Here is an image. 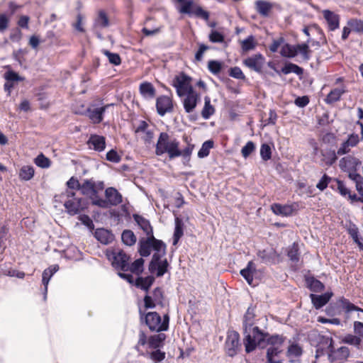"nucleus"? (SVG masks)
<instances>
[{
	"label": "nucleus",
	"instance_id": "obj_1",
	"mask_svg": "<svg viewBox=\"0 0 363 363\" xmlns=\"http://www.w3.org/2000/svg\"><path fill=\"white\" fill-rule=\"evenodd\" d=\"M183 140L186 143V146L181 150L180 143L177 138L171 137L166 132L160 133L155 146L156 155L167 154L169 160L182 157L183 164L189 165L195 145L191 143V138L186 135H183Z\"/></svg>",
	"mask_w": 363,
	"mask_h": 363
},
{
	"label": "nucleus",
	"instance_id": "obj_2",
	"mask_svg": "<svg viewBox=\"0 0 363 363\" xmlns=\"http://www.w3.org/2000/svg\"><path fill=\"white\" fill-rule=\"evenodd\" d=\"M286 337L282 335H270L269 333L264 332L259 327L252 328V335H247L243 340V344L245 347V352L250 353L258 346L260 348H265L267 346L274 347H281Z\"/></svg>",
	"mask_w": 363,
	"mask_h": 363
},
{
	"label": "nucleus",
	"instance_id": "obj_3",
	"mask_svg": "<svg viewBox=\"0 0 363 363\" xmlns=\"http://www.w3.org/2000/svg\"><path fill=\"white\" fill-rule=\"evenodd\" d=\"M55 201L64 203L65 211L69 216L79 215L88 208V202L83 198L76 196V193L71 190H65L64 192L55 196Z\"/></svg>",
	"mask_w": 363,
	"mask_h": 363
},
{
	"label": "nucleus",
	"instance_id": "obj_4",
	"mask_svg": "<svg viewBox=\"0 0 363 363\" xmlns=\"http://www.w3.org/2000/svg\"><path fill=\"white\" fill-rule=\"evenodd\" d=\"M139 314L140 321L145 323L151 332L160 333L168 330L170 319L168 313L164 314L162 319L155 311L145 313L141 309H139Z\"/></svg>",
	"mask_w": 363,
	"mask_h": 363
},
{
	"label": "nucleus",
	"instance_id": "obj_5",
	"mask_svg": "<svg viewBox=\"0 0 363 363\" xmlns=\"http://www.w3.org/2000/svg\"><path fill=\"white\" fill-rule=\"evenodd\" d=\"M106 256L116 269L122 272L128 271L130 257L123 250L117 248L107 250Z\"/></svg>",
	"mask_w": 363,
	"mask_h": 363
},
{
	"label": "nucleus",
	"instance_id": "obj_6",
	"mask_svg": "<svg viewBox=\"0 0 363 363\" xmlns=\"http://www.w3.org/2000/svg\"><path fill=\"white\" fill-rule=\"evenodd\" d=\"M164 242L156 239L154 235H147V238H142L138 242V252L143 257H148L151 254L152 250L154 251H159L164 247Z\"/></svg>",
	"mask_w": 363,
	"mask_h": 363
},
{
	"label": "nucleus",
	"instance_id": "obj_7",
	"mask_svg": "<svg viewBox=\"0 0 363 363\" xmlns=\"http://www.w3.org/2000/svg\"><path fill=\"white\" fill-rule=\"evenodd\" d=\"M105 200H96L94 206L107 208L110 206H116L122 202V195L113 187H108L105 190Z\"/></svg>",
	"mask_w": 363,
	"mask_h": 363
},
{
	"label": "nucleus",
	"instance_id": "obj_8",
	"mask_svg": "<svg viewBox=\"0 0 363 363\" xmlns=\"http://www.w3.org/2000/svg\"><path fill=\"white\" fill-rule=\"evenodd\" d=\"M334 347V340L332 337L318 334L316 337L315 355L316 359L325 355L328 356Z\"/></svg>",
	"mask_w": 363,
	"mask_h": 363
},
{
	"label": "nucleus",
	"instance_id": "obj_9",
	"mask_svg": "<svg viewBox=\"0 0 363 363\" xmlns=\"http://www.w3.org/2000/svg\"><path fill=\"white\" fill-rule=\"evenodd\" d=\"M191 78L184 73L177 76L174 79V86L177 89V94L179 96H183L190 92L195 91L190 84Z\"/></svg>",
	"mask_w": 363,
	"mask_h": 363
},
{
	"label": "nucleus",
	"instance_id": "obj_10",
	"mask_svg": "<svg viewBox=\"0 0 363 363\" xmlns=\"http://www.w3.org/2000/svg\"><path fill=\"white\" fill-rule=\"evenodd\" d=\"M240 347L239 333L236 331L228 332L225 342V350L227 355L230 357H235Z\"/></svg>",
	"mask_w": 363,
	"mask_h": 363
},
{
	"label": "nucleus",
	"instance_id": "obj_11",
	"mask_svg": "<svg viewBox=\"0 0 363 363\" xmlns=\"http://www.w3.org/2000/svg\"><path fill=\"white\" fill-rule=\"evenodd\" d=\"M164 291L161 287H156L152 293V296L146 294L144 296V306L145 309L154 308L156 305L164 307Z\"/></svg>",
	"mask_w": 363,
	"mask_h": 363
},
{
	"label": "nucleus",
	"instance_id": "obj_12",
	"mask_svg": "<svg viewBox=\"0 0 363 363\" xmlns=\"http://www.w3.org/2000/svg\"><path fill=\"white\" fill-rule=\"evenodd\" d=\"M257 306L250 304L243 316L242 326L245 337L247 335H252V328L255 327V319L256 317Z\"/></svg>",
	"mask_w": 363,
	"mask_h": 363
},
{
	"label": "nucleus",
	"instance_id": "obj_13",
	"mask_svg": "<svg viewBox=\"0 0 363 363\" xmlns=\"http://www.w3.org/2000/svg\"><path fill=\"white\" fill-rule=\"evenodd\" d=\"M257 257L262 263L266 264H276L282 262V257L274 248L259 250L257 252Z\"/></svg>",
	"mask_w": 363,
	"mask_h": 363
},
{
	"label": "nucleus",
	"instance_id": "obj_14",
	"mask_svg": "<svg viewBox=\"0 0 363 363\" xmlns=\"http://www.w3.org/2000/svg\"><path fill=\"white\" fill-rule=\"evenodd\" d=\"M350 355V350L347 347L342 346L337 349L333 348L328 353V359L330 363H345Z\"/></svg>",
	"mask_w": 363,
	"mask_h": 363
},
{
	"label": "nucleus",
	"instance_id": "obj_15",
	"mask_svg": "<svg viewBox=\"0 0 363 363\" xmlns=\"http://www.w3.org/2000/svg\"><path fill=\"white\" fill-rule=\"evenodd\" d=\"M265 62L264 57L257 53L243 60V65L257 73L262 72V68Z\"/></svg>",
	"mask_w": 363,
	"mask_h": 363
},
{
	"label": "nucleus",
	"instance_id": "obj_16",
	"mask_svg": "<svg viewBox=\"0 0 363 363\" xmlns=\"http://www.w3.org/2000/svg\"><path fill=\"white\" fill-rule=\"evenodd\" d=\"M338 303L340 305L342 311L345 314V318L348 319L350 318V314L353 311L357 312V318L359 320H363V309L355 306L354 303L350 302V301L344 296H342L339 298Z\"/></svg>",
	"mask_w": 363,
	"mask_h": 363
},
{
	"label": "nucleus",
	"instance_id": "obj_17",
	"mask_svg": "<svg viewBox=\"0 0 363 363\" xmlns=\"http://www.w3.org/2000/svg\"><path fill=\"white\" fill-rule=\"evenodd\" d=\"M156 108L157 113L160 116H164L167 113L173 111L174 106L172 99L165 95H162L157 98Z\"/></svg>",
	"mask_w": 363,
	"mask_h": 363
},
{
	"label": "nucleus",
	"instance_id": "obj_18",
	"mask_svg": "<svg viewBox=\"0 0 363 363\" xmlns=\"http://www.w3.org/2000/svg\"><path fill=\"white\" fill-rule=\"evenodd\" d=\"M361 165V162L357 157L348 155L342 157L340 160L339 166L342 171L346 172L348 171L357 172V168Z\"/></svg>",
	"mask_w": 363,
	"mask_h": 363
},
{
	"label": "nucleus",
	"instance_id": "obj_19",
	"mask_svg": "<svg viewBox=\"0 0 363 363\" xmlns=\"http://www.w3.org/2000/svg\"><path fill=\"white\" fill-rule=\"evenodd\" d=\"M323 15L329 31H335L339 28L340 17L338 14L330 10L325 9L323 11Z\"/></svg>",
	"mask_w": 363,
	"mask_h": 363
},
{
	"label": "nucleus",
	"instance_id": "obj_20",
	"mask_svg": "<svg viewBox=\"0 0 363 363\" xmlns=\"http://www.w3.org/2000/svg\"><path fill=\"white\" fill-rule=\"evenodd\" d=\"M112 106H113V104H106L100 108H89L86 109V116L94 123L99 124L103 121L104 114L106 109Z\"/></svg>",
	"mask_w": 363,
	"mask_h": 363
},
{
	"label": "nucleus",
	"instance_id": "obj_21",
	"mask_svg": "<svg viewBox=\"0 0 363 363\" xmlns=\"http://www.w3.org/2000/svg\"><path fill=\"white\" fill-rule=\"evenodd\" d=\"M333 296V293L332 291H327L321 295L311 294L310 298L314 308L320 309L329 302Z\"/></svg>",
	"mask_w": 363,
	"mask_h": 363
},
{
	"label": "nucleus",
	"instance_id": "obj_22",
	"mask_svg": "<svg viewBox=\"0 0 363 363\" xmlns=\"http://www.w3.org/2000/svg\"><path fill=\"white\" fill-rule=\"evenodd\" d=\"M87 145L94 150L101 152L106 148V138L103 135L92 134L87 141Z\"/></svg>",
	"mask_w": 363,
	"mask_h": 363
},
{
	"label": "nucleus",
	"instance_id": "obj_23",
	"mask_svg": "<svg viewBox=\"0 0 363 363\" xmlns=\"http://www.w3.org/2000/svg\"><path fill=\"white\" fill-rule=\"evenodd\" d=\"M133 218L146 235H153V228L149 220L137 213L133 214Z\"/></svg>",
	"mask_w": 363,
	"mask_h": 363
},
{
	"label": "nucleus",
	"instance_id": "obj_24",
	"mask_svg": "<svg viewBox=\"0 0 363 363\" xmlns=\"http://www.w3.org/2000/svg\"><path fill=\"white\" fill-rule=\"evenodd\" d=\"M199 100V95L196 92H190L186 94V97L183 101L184 108L188 113L192 112L197 105Z\"/></svg>",
	"mask_w": 363,
	"mask_h": 363
},
{
	"label": "nucleus",
	"instance_id": "obj_25",
	"mask_svg": "<svg viewBox=\"0 0 363 363\" xmlns=\"http://www.w3.org/2000/svg\"><path fill=\"white\" fill-rule=\"evenodd\" d=\"M95 238L104 245H108L114 240V235L105 228H97L94 232Z\"/></svg>",
	"mask_w": 363,
	"mask_h": 363
},
{
	"label": "nucleus",
	"instance_id": "obj_26",
	"mask_svg": "<svg viewBox=\"0 0 363 363\" xmlns=\"http://www.w3.org/2000/svg\"><path fill=\"white\" fill-rule=\"evenodd\" d=\"M271 210L275 215L287 217L291 216L295 209L292 205L274 203L271 205Z\"/></svg>",
	"mask_w": 363,
	"mask_h": 363
},
{
	"label": "nucleus",
	"instance_id": "obj_27",
	"mask_svg": "<svg viewBox=\"0 0 363 363\" xmlns=\"http://www.w3.org/2000/svg\"><path fill=\"white\" fill-rule=\"evenodd\" d=\"M59 266L57 264L51 265L45 269L42 274V284L44 286V298H46L48 292V286L52 277L58 271Z\"/></svg>",
	"mask_w": 363,
	"mask_h": 363
},
{
	"label": "nucleus",
	"instance_id": "obj_28",
	"mask_svg": "<svg viewBox=\"0 0 363 363\" xmlns=\"http://www.w3.org/2000/svg\"><path fill=\"white\" fill-rule=\"evenodd\" d=\"M345 228L352 238L353 241L358 245V247L363 250V243L360 241L359 238V229L355 223L352 221L349 220L345 223Z\"/></svg>",
	"mask_w": 363,
	"mask_h": 363
},
{
	"label": "nucleus",
	"instance_id": "obj_29",
	"mask_svg": "<svg viewBox=\"0 0 363 363\" xmlns=\"http://www.w3.org/2000/svg\"><path fill=\"white\" fill-rule=\"evenodd\" d=\"M155 280V277L152 275L146 277H138L135 281V286L137 288L145 291L146 293H148L150 288L154 284Z\"/></svg>",
	"mask_w": 363,
	"mask_h": 363
},
{
	"label": "nucleus",
	"instance_id": "obj_30",
	"mask_svg": "<svg viewBox=\"0 0 363 363\" xmlns=\"http://www.w3.org/2000/svg\"><path fill=\"white\" fill-rule=\"evenodd\" d=\"M345 92H347V90L345 86H342L341 88H335L329 92L324 101L327 104H333L337 101H339L342 95Z\"/></svg>",
	"mask_w": 363,
	"mask_h": 363
},
{
	"label": "nucleus",
	"instance_id": "obj_31",
	"mask_svg": "<svg viewBox=\"0 0 363 363\" xmlns=\"http://www.w3.org/2000/svg\"><path fill=\"white\" fill-rule=\"evenodd\" d=\"M321 160H320V165L322 166H332L337 157L336 153L334 150H320Z\"/></svg>",
	"mask_w": 363,
	"mask_h": 363
},
{
	"label": "nucleus",
	"instance_id": "obj_32",
	"mask_svg": "<svg viewBox=\"0 0 363 363\" xmlns=\"http://www.w3.org/2000/svg\"><path fill=\"white\" fill-rule=\"evenodd\" d=\"M305 281L307 288L313 292L318 293L325 289L324 284L314 277H306Z\"/></svg>",
	"mask_w": 363,
	"mask_h": 363
},
{
	"label": "nucleus",
	"instance_id": "obj_33",
	"mask_svg": "<svg viewBox=\"0 0 363 363\" xmlns=\"http://www.w3.org/2000/svg\"><path fill=\"white\" fill-rule=\"evenodd\" d=\"M273 5L272 3L264 0H257L255 1V9L257 12L263 17H268Z\"/></svg>",
	"mask_w": 363,
	"mask_h": 363
},
{
	"label": "nucleus",
	"instance_id": "obj_34",
	"mask_svg": "<svg viewBox=\"0 0 363 363\" xmlns=\"http://www.w3.org/2000/svg\"><path fill=\"white\" fill-rule=\"evenodd\" d=\"M256 272V266L252 261H250L247 267L240 270L241 276L247 281L249 285H252L254 273Z\"/></svg>",
	"mask_w": 363,
	"mask_h": 363
},
{
	"label": "nucleus",
	"instance_id": "obj_35",
	"mask_svg": "<svg viewBox=\"0 0 363 363\" xmlns=\"http://www.w3.org/2000/svg\"><path fill=\"white\" fill-rule=\"evenodd\" d=\"M286 255L292 263L297 264L300 261L301 253L298 242H294L287 247Z\"/></svg>",
	"mask_w": 363,
	"mask_h": 363
},
{
	"label": "nucleus",
	"instance_id": "obj_36",
	"mask_svg": "<svg viewBox=\"0 0 363 363\" xmlns=\"http://www.w3.org/2000/svg\"><path fill=\"white\" fill-rule=\"evenodd\" d=\"M167 336L164 333L153 335L148 338V346L151 349H160L163 347Z\"/></svg>",
	"mask_w": 363,
	"mask_h": 363
},
{
	"label": "nucleus",
	"instance_id": "obj_37",
	"mask_svg": "<svg viewBox=\"0 0 363 363\" xmlns=\"http://www.w3.org/2000/svg\"><path fill=\"white\" fill-rule=\"evenodd\" d=\"M140 92L146 99H153L156 95V89L150 82H143L140 85Z\"/></svg>",
	"mask_w": 363,
	"mask_h": 363
},
{
	"label": "nucleus",
	"instance_id": "obj_38",
	"mask_svg": "<svg viewBox=\"0 0 363 363\" xmlns=\"http://www.w3.org/2000/svg\"><path fill=\"white\" fill-rule=\"evenodd\" d=\"M83 195H90L96 193V184L92 179H86L81 184L80 189Z\"/></svg>",
	"mask_w": 363,
	"mask_h": 363
},
{
	"label": "nucleus",
	"instance_id": "obj_39",
	"mask_svg": "<svg viewBox=\"0 0 363 363\" xmlns=\"http://www.w3.org/2000/svg\"><path fill=\"white\" fill-rule=\"evenodd\" d=\"M183 228H184V223H183L182 220L179 218H176L175 228H174V235H173V245H176L178 243L180 238L183 236V235H184Z\"/></svg>",
	"mask_w": 363,
	"mask_h": 363
},
{
	"label": "nucleus",
	"instance_id": "obj_40",
	"mask_svg": "<svg viewBox=\"0 0 363 363\" xmlns=\"http://www.w3.org/2000/svg\"><path fill=\"white\" fill-rule=\"evenodd\" d=\"M121 240L124 245L133 246L137 241V238L131 230H124L121 234Z\"/></svg>",
	"mask_w": 363,
	"mask_h": 363
},
{
	"label": "nucleus",
	"instance_id": "obj_41",
	"mask_svg": "<svg viewBox=\"0 0 363 363\" xmlns=\"http://www.w3.org/2000/svg\"><path fill=\"white\" fill-rule=\"evenodd\" d=\"M342 342L345 344L352 345L355 347L357 350L362 349L361 343L362 339L358 335H352V334H347L342 338Z\"/></svg>",
	"mask_w": 363,
	"mask_h": 363
},
{
	"label": "nucleus",
	"instance_id": "obj_42",
	"mask_svg": "<svg viewBox=\"0 0 363 363\" xmlns=\"http://www.w3.org/2000/svg\"><path fill=\"white\" fill-rule=\"evenodd\" d=\"M281 72L284 74L293 72L297 75H301L303 73V69L296 64L289 62L281 68Z\"/></svg>",
	"mask_w": 363,
	"mask_h": 363
},
{
	"label": "nucleus",
	"instance_id": "obj_43",
	"mask_svg": "<svg viewBox=\"0 0 363 363\" xmlns=\"http://www.w3.org/2000/svg\"><path fill=\"white\" fill-rule=\"evenodd\" d=\"M215 113L214 107L211 104V99L208 96L204 98V106L201 111V116L204 119H208Z\"/></svg>",
	"mask_w": 363,
	"mask_h": 363
},
{
	"label": "nucleus",
	"instance_id": "obj_44",
	"mask_svg": "<svg viewBox=\"0 0 363 363\" xmlns=\"http://www.w3.org/2000/svg\"><path fill=\"white\" fill-rule=\"evenodd\" d=\"M280 54L282 57L293 58L297 55V50L295 45L286 43L281 47Z\"/></svg>",
	"mask_w": 363,
	"mask_h": 363
},
{
	"label": "nucleus",
	"instance_id": "obj_45",
	"mask_svg": "<svg viewBox=\"0 0 363 363\" xmlns=\"http://www.w3.org/2000/svg\"><path fill=\"white\" fill-rule=\"evenodd\" d=\"M34 168L32 166H23L19 171V178L21 180H30L34 176Z\"/></svg>",
	"mask_w": 363,
	"mask_h": 363
},
{
	"label": "nucleus",
	"instance_id": "obj_46",
	"mask_svg": "<svg viewBox=\"0 0 363 363\" xmlns=\"http://www.w3.org/2000/svg\"><path fill=\"white\" fill-rule=\"evenodd\" d=\"M295 48L297 50V54L300 53L303 60H308L311 58V50H310L307 42L306 43L298 44L295 45Z\"/></svg>",
	"mask_w": 363,
	"mask_h": 363
},
{
	"label": "nucleus",
	"instance_id": "obj_47",
	"mask_svg": "<svg viewBox=\"0 0 363 363\" xmlns=\"http://www.w3.org/2000/svg\"><path fill=\"white\" fill-rule=\"evenodd\" d=\"M177 2L181 4V7L179 9V13L188 14L189 16L194 13V11H192L194 1L192 0H184V1Z\"/></svg>",
	"mask_w": 363,
	"mask_h": 363
},
{
	"label": "nucleus",
	"instance_id": "obj_48",
	"mask_svg": "<svg viewBox=\"0 0 363 363\" xmlns=\"http://www.w3.org/2000/svg\"><path fill=\"white\" fill-rule=\"evenodd\" d=\"M143 264L144 259L143 258L137 259L131 264H129L128 271L139 275L143 271Z\"/></svg>",
	"mask_w": 363,
	"mask_h": 363
},
{
	"label": "nucleus",
	"instance_id": "obj_49",
	"mask_svg": "<svg viewBox=\"0 0 363 363\" xmlns=\"http://www.w3.org/2000/svg\"><path fill=\"white\" fill-rule=\"evenodd\" d=\"M213 147V140L205 141L201 146V148L198 152V157L203 158L207 157L210 153V150Z\"/></svg>",
	"mask_w": 363,
	"mask_h": 363
},
{
	"label": "nucleus",
	"instance_id": "obj_50",
	"mask_svg": "<svg viewBox=\"0 0 363 363\" xmlns=\"http://www.w3.org/2000/svg\"><path fill=\"white\" fill-rule=\"evenodd\" d=\"M223 68V62L218 60H209L208 62V69L213 74H218Z\"/></svg>",
	"mask_w": 363,
	"mask_h": 363
},
{
	"label": "nucleus",
	"instance_id": "obj_51",
	"mask_svg": "<svg viewBox=\"0 0 363 363\" xmlns=\"http://www.w3.org/2000/svg\"><path fill=\"white\" fill-rule=\"evenodd\" d=\"M103 53L108 57V62L116 66L120 65L121 58L118 53H113L107 50H104Z\"/></svg>",
	"mask_w": 363,
	"mask_h": 363
},
{
	"label": "nucleus",
	"instance_id": "obj_52",
	"mask_svg": "<svg viewBox=\"0 0 363 363\" xmlns=\"http://www.w3.org/2000/svg\"><path fill=\"white\" fill-rule=\"evenodd\" d=\"M96 24L101 28H106L109 26L108 18L104 11H100L96 19Z\"/></svg>",
	"mask_w": 363,
	"mask_h": 363
},
{
	"label": "nucleus",
	"instance_id": "obj_53",
	"mask_svg": "<svg viewBox=\"0 0 363 363\" xmlns=\"http://www.w3.org/2000/svg\"><path fill=\"white\" fill-rule=\"evenodd\" d=\"M256 46L255 38L253 35H249L246 39L242 42V49L244 52L253 50Z\"/></svg>",
	"mask_w": 363,
	"mask_h": 363
},
{
	"label": "nucleus",
	"instance_id": "obj_54",
	"mask_svg": "<svg viewBox=\"0 0 363 363\" xmlns=\"http://www.w3.org/2000/svg\"><path fill=\"white\" fill-rule=\"evenodd\" d=\"M35 164L41 168H48L51 164V162L50 159L41 153L35 159Z\"/></svg>",
	"mask_w": 363,
	"mask_h": 363
},
{
	"label": "nucleus",
	"instance_id": "obj_55",
	"mask_svg": "<svg viewBox=\"0 0 363 363\" xmlns=\"http://www.w3.org/2000/svg\"><path fill=\"white\" fill-rule=\"evenodd\" d=\"M260 156L264 161H268L272 158V149L268 144L263 143L261 145Z\"/></svg>",
	"mask_w": 363,
	"mask_h": 363
},
{
	"label": "nucleus",
	"instance_id": "obj_56",
	"mask_svg": "<svg viewBox=\"0 0 363 363\" xmlns=\"http://www.w3.org/2000/svg\"><path fill=\"white\" fill-rule=\"evenodd\" d=\"M147 355L150 359L156 363L163 361L165 358V352L160 349H156V350L148 353Z\"/></svg>",
	"mask_w": 363,
	"mask_h": 363
},
{
	"label": "nucleus",
	"instance_id": "obj_57",
	"mask_svg": "<svg viewBox=\"0 0 363 363\" xmlns=\"http://www.w3.org/2000/svg\"><path fill=\"white\" fill-rule=\"evenodd\" d=\"M209 40L213 43H223L225 40V36L223 33L212 30L208 36Z\"/></svg>",
	"mask_w": 363,
	"mask_h": 363
},
{
	"label": "nucleus",
	"instance_id": "obj_58",
	"mask_svg": "<svg viewBox=\"0 0 363 363\" xmlns=\"http://www.w3.org/2000/svg\"><path fill=\"white\" fill-rule=\"evenodd\" d=\"M4 79L6 81L11 82L13 83L14 82H22L24 80L23 77H21V76L18 75V73H16V72H14L13 70H9V71L6 72L4 74Z\"/></svg>",
	"mask_w": 363,
	"mask_h": 363
},
{
	"label": "nucleus",
	"instance_id": "obj_59",
	"mask_svg": "<svg viewBox=\"0 0 363 363\" xmlns=\"http://www.w3.org/2000/svg\"><path fill=\"white\" fill-rule=\"evenodd\" d=\"M255 150V145L252 141H248L242 148L241 154L244 158H247Z\"/></svg>",
	"mask_w": 363,
	"mask_h": 363
},
{
	"label": "nucleus",
	"instance_id": "obj_60",
	"mask_svg": "<svg viewBox=\"0 0 363 363\" xmlns=\"http://www.w3.org/2000/svg\"><path fill=\"white\" fill-rule=\"evenodd\" d=\"M282 352L281 347H269L267 350V362H272L274 357H277Z\"/></svg>",
	"mask_w": 363,
	"mask_h": 363
},
{
	"label": "nucleus",
	"instance_id": "obj_61",
	"mask_svg": "<svg viewBox=\"0 0 363 363\" xmlns=\"http://www.w3.org/2000/svg\"><path fill=\"white\" fill-rule=\"evenodd\" d=\"M228 73L229 75L233 78L242 80L245 79V76L239 67H233L230 68Z\"/></svg>",
	"mask_w": 363,
	"mask_h": 363
},
{
	"label": "nucleus",
	"instance_id": "obj_62",
	"mask_svg": "<svg viewBox=\"0 0 363 363\" xmlns=\"http://www.w3.org/2000/svg\"><path fill=\"white\" fill-rule=\"evenodd\" d=\"M303 353L302 348L298 344H292L288 347L287 355L300 357Z\"/></svg>",
	"mask_w": 363,
	"mask_h": 363
},
{
	"label": "nucleus",
	"instance_id": "obj_63",
	"mask_svg": "<svg viewBox=\"0 0 363 363\" xmlns=\"http://www.w3.org/2000/svg\"><path fill=\"white\" fill-rule=\"evenodd\" d=\"M106 159L109 162L118 163L121 160V156L115 150L112 149L106 153Z\"/></svg>",
	"mask_w": 363,
	"mask_h": 363
},
{
	"label": "nucleus",
	"instance_id": "obj_64",
	"mask_svg": "<svg viewBox=\"0 0 363 363\" xmlns=\"http://www.w3.org/2000/svg\"><path fill=\"white\" fill-rule=\"evenodd\" d=\"M348 25L352 27L353 30L357 33H363V21L359 19H352L348 21Z\"/></svg>",
	"mask_w": 363,
	"mask_h": 363
}]
</instances>
